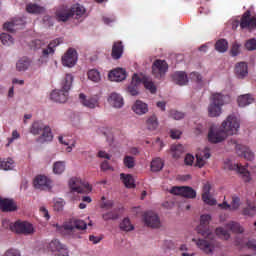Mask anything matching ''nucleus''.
I'll return each instance as SVG.
<instances>
[{"instance_id":"1","label":"nucleus","mask_w":256,"mask_h":256,"mask_svg":"<svg viewBox=\"0 0 256 256\" xmlns=\"http://www.w3.org/2000/svg\"><path fill=\"white\" fill-rule=\"evenodd\" d=\"M239 127H241L239 118L234 114H230L226 120L222 122L220 129L214 130L213 128H210L208 141L210 143H221L227 139L228 135H237Z\"/></svg>"},{"instance_id":"2","label":"nucleus","mask_w":256,"mask_h":256,"mask_svg":"<svg viewBox=\"0 0 256 256\" xmlns=\"http://www.w3.org/2000/svg\"><path fill=\"white\" fill-rule=\"evenodd\" d=\"M211 221V215L204 214L200 216V225L197 227V232L199 235H202L204 239H199L196 242L197 247L204 251V253H213V249H215V234L209 229V223Z\"/></svg>"},{"instance_id":"3","label":"nucleus","mask_w":256,"mask_h":256,"mask_svg":"<svg viewBox=\"0 0 256 256\" xmlns=\"http://www.w3.org/2000/svg\"><path fill=\"white\" fill-rule=\"evenodd\" d=\"M73 85V75L66 74L65 78L61 82V89L53 90L50 94V99L55 103H67L69 99V91Z\"/></svg>"},{"instance_id":"4","label":"nucleus","mask_w":256,"mask_h":256,"mask_svg":"<svg viewBox=\"0 0 256 256\" xmlns=\"http://www.w3.org/2000/svg\"><path fill=\"white\" fill-rule=\"evenodd\" d=\"M29 133L35 136L40 135L36 139L37 143H50V141H53L51 128L42 121H34L29 128Z\"/></svg>"},{"instance_id":"5","label":"nucleus","mask_w":256,"mask_h":256,"mask_svg":"<svg viewBox=\"0 0 256 256\" xmlns=\"http://www.w3.org/2000/svg\"><path fill=\"white\" fill-rule=\"evenodd\" d=\"M223 95L221 94H214L212 95L211 103L208 107V115L209 117H219L221 115L223 107Z\"/></svg>"},{"instance_id":"6","label":"nucleus","mask_w":256,"mask_h":256,"mask_svg":"<svg viewBox=\"0 0 256 256\" xmlns=\"http://www.w3.org/2000/svg\"><path fill=\"white\" fill-rule=\"evenodd\" d=\"M10 229L13 233H17L18 235H31L34 231L33 224L21 220L11 224Z\"/></svg>"},{"instance_id":"7","label":"nucleus","mask_w":256,"mask_h":256,"mask_svg":"<svg viewBox=\"0 0 256 256\" xmlns=\"http://www.w3.org/2000/svg\"><path fill=\"white\" fill-rule=\"evenodd\" d=\"M228 145H232L235 148L236 153L237 155H239V157H244V159H246L247 161H253V159H255V154H253L251 149H249V147L247 146L237 143V140L231 139L230 141H228Z\"/></svg>"},{"instance_id":"8","label":"nucleus","mask_w":256,"mask_h":256,"mask_svg":"<svg viewBox=\"0 0 256 256\" xmlns=\"http://www.w3.org/2000/svg\"><path fill=\"white\" fill-rule=\"evenodd\" d=\"M69 187L75 193H91V185L88 182L74 177L69 180Z\"/></svg>"},{"instance_id":"9","label":"nucleus","mask_w":256,"mask_h":256,"mask_svg":"<svg viewBox=\"0 0 256 256\" xmlns=\"http://www.w3.org/2000/svg\"><path fill=\"white\" fill-rule=\"evenodd\" d=\"M62 227L64 231L74 233L75 229L85 231V229H87V223L81 219L72 218L68 222H65Z\"/></svg>"},{"instance_id":"10","label":"nucleus","mask_w":256,"mask_h":256,"mask_svg":"<svg viewBox=\"0 0 256 256\" xmlns=\"http://www.w3.org/2000/svg\"><path fill=\"white\" fill-rule=\"evenodd\" d=\"M169 71V64L165 60H156L152 65V73L156 79H161L165 77V73Z\"/></svg>"},{"instance_id":"11","label":"nucleus","mask_w":256,"mask_h":256,"mask_svg":"<svg viewBox=\"0 0 256 256\" xmlns=\"http://www.w3.org/2000/svg\"><path fill=\"white\" fill-rule=\"evenodd\" d=\"M48 249L56 256H69V250L59 240L54 239L48 244Z\"/></svg>"},{"instance_id":"12","label":"nucleus","mask_w":256,"mask_h":256,"mask_svg":"<svg viewBox=\"0 0 256 256\" xmlns=\"http://www.w3.org/2000/svg\"><path fill=\"white\" fill-rule=\"evenodd\" d=\"M77 50L69 48L67 52L62 56V65L64 67H75L77 64Z\"/></svg>"},{"instance_id":"13","label":"nucleus","mask_w":256,"mask_h":256,"mask_svg":"<svg viewBox=\"0 0 256 256\" xmlns=\"http://www.w3.org/2000/svg\"><path fill=\"white\" fill-rule=\"evenodd\" d=\"M143 219L147 227H151L152 229H159L161 227V220L155 212L149 211L144 213Z\"/></svg>"},{"instance_id":"14","label":"nucleus","mask_w":256,"mask_h":256,"mask_svg":"<svg viewBox=\"0 0 256 256\" xmlns=\"http://www.w3.org/2000/svg\"><path fill=\"white\" fill-rule=\"evenodd\" d=\"M79 101L83 107H87L88 109L99 107V97L97 96H86L85 94L80 93Z\"/></svg>"},{"instance_id":"15","label":"nucleus","mask_w":256,"mask_h":256,"mask_svg":"<svg viewBox=\"0 0 256 256\" xmlns=\"http://www.w3.org/2000/svg\"><path fill=\"white\" fill-rule=\"evenodd\" d=\"M241 29H256V17H251V11L247 10L240 20Z\"/></svg>"},{"instance_id":"16","label":"nucleus","mask_w":256,"mask_h":256,"mask_svg":"<svg viewBox=\"0 0 256 256\" xmlns=\"http://www.w3.org/2000/svg\"><path fill=\"white\" fill-rule=\"evenodd\" d=\"M23 25H25V20L23 18H14L9 22L4 23L3 27L5 31L15 33L18 29H23Z\"/></svg>"},{"instance_id":"17","label":"nucleus","mask_w":256,"mask_h":256,"mask_svg":"<svg viewBox=\"0 0 256 256\" xmlns=\"http://www.w3.org/2000/svg\"><path fill=\"white\" fill-rule=\"evenodd\" d=\"M35 189H40V191H45V189H51V180L45 175H38L33 181Z\"/></svg>"},{"instance_id":"18","label":"nucleus","mask_w":256,"mask_h":256,"mask_svg":"<svg viewBox=\"0 0 256 256\" xmlns=\"http://www.w3.org/2000/svg\"><path fill=\"white\" fill-rule=\"evenodd\" d=\"M141 81V76L139 74H133L132 81L127 87V93H129V95H132V97L139 95V86L141 84Z\"/></svg>"},{"instance_id":"19","label":"nucleus","mask_w":256,"mask_h":256,"mask_svg":"<svg viewBox=\"0 0 256 256\" xmlns=\"http://www.w3.org/2000/svg\"><path fill=\"white\" fill-rule=\"evenodd\" d=\"M108 77H109L110 81H115V82L119 83V82L125 81V79H127V72L123 68H116L108 74Z\"/></svg>"},{"instance_id":"20","label":"nucleus","mask_w":256,"mask_h":256,"mask_svg":"<svg viewBox=\"0 0 256 256\" xmlns=\"http://www.w3.org/2000/svg\"><path fill=\"white\" fill-rule=\"evenodd\" d=\"M0 209L3 213H11L13 211H17V205L13 200H9L7 198H0Z\"/></svg>"},{"instance_id":"21","label":"nucleus","mask_w":256,"mask_h":256,"mask_svg":"<svg viewBox=\"0 0 256 256\" xmlns=\"http://www.w3.org/2000/svg\"><path fill=\"white\" fill-rule=\"evenodd\" d=\"M209 157H211V153L207 148L203 152L196 154L195 167H199V169L205 167V163Z\"/></svg>"},{"instance_id":"22","label":"nucleus","mask_w":256,"mask_h":256,"mask_svg":"<svg viewBox=\"0 0 256 256\" xmlns=\"http://www.w3.org/2000/svg\"><path fill=\"white\" fill-rule=\"evenodd\" d=\"M108 103L116 109H121V107H123V97L118 93L113 92L108 97Z\"/></svg>"},{"instance_id":"23","label":"nucleus","mask_w":256,"mask_h":256,"mask_svg":"<svg viewBox=\"0 0 256 256\" xmlns=\"http://www.w3.org/2000/svg\"><path fill=\"white\" fill-rule=\"evenodd\" d=\"M235 74L238 77V79H244L249 74V68L247 66V63L240 62L236 64L235 66Z\"/></svg>"},{"instance_id":"24","label":"nucleus","mask_w":256,"mask_h":256,"mask_svg":"<svg viewBox=\"0 0 256 256\" xmlns=\"http://www.w3.org/2000/svg\"><path fill=\"white\" fill-rule=\"evenodd\" d=\"M172 79L176 85H187L189 83V78L185 72H176L172 75Z\"/></svg>"},{"instance_id":"25","label":"nucleus","mask_w":256,"mask_h":256,"mask_svg":"<svg viewBox=\"0 0 256 256\" xmlns=\"http://www.w3.org/2000/svg\"><path fill=\"white\" fill-rule=\"evenodd\" d=\"M112 59H121L123 57V42L117 41L114 42L112 46Z\"/></svg>"},{"instance_id":"26","label":"nucleus","mask_w":256,"mask_h":256,"mask_svg":"<svg viewBox=\"0 0 256 256\" xmlns=\"http://www.w3.org/2000/svg\"><path fill=\"white\" fill-rule=\"evenodd\" d=\"M233 169L238 171L240 175H242L243 180L245 183H249L251 181V174L249 173V170H247V166H243L241 164H234Z\"/></svg>"},{"instance_id":"27","label":"nucleus","mask_w":256,"mask_h":256,"mask_svg":"<svg viewBox=\"0 0 256 256\" xmlns=\"http://www.w3.org/2000/svg\"><path fill=\"white\" fill-rule=\"evenodd\" d=\"M132 109L134 113H136V115H145V113L149 111L147 104L141 100H137L135 104L132 106Z\"/></svg>"},{"instance_id":"28","label":"nucleus","mask_w":256,"mask_h":256,"mask_svg":"<svg viewBox=\"0 0 256 256\" xmlns=\"http://www.w3.org/2000/svg\"><path fill=\"white\" fill-rule=\"evenodd\" d=\"M141 83H143L145 89L155 95L157 93V86L153 82V80L147 78L146 76H141Z\"/></svg>"},{"instance_id":"29","label":"nucleus","mask_w":256,"mask_h":256,"mask_svg":"<svg viewBox=\"0 0 256 256\" xmlns=\"http://www.w3.org/2000/svg\"><path fill=\"white\" fill-rule=\"evenodd\" d=\"M120 179L127 189H134L135 179L133 178V175L121 173Z\"/></svg>"},{"instance_id":"30","label":"nucleus","mask_w":256,"mask_h":256,"mask_svg":"<svg viewBox=\"0 0 256 256\" xmlns=\"http://www.w3.org/2000/svg\"><path fill=\"white\" fill-rule=\"evenodd\" d=\"M57 45H61V39H55L48 44V47L43 49L42 55L43 57H49V55H53L55 53V47Z\"/></svg>"},{"instance_id":"31","label":"nucleus","mask_w":256,"mask_h":256,"mask_svg":"<svg viewBox=\"0 0 256 256\" xmlns=\"http://www.w3.org/2000/svg\"><path fill=\"white\" fill-rule=\"evenodd\" d=\"M255 98L251 94H244L238 97V105L239 107H247V105H251L254 103Z\"/></svg>"},{"instance_id":"32","label":"nucleus","mask_w":256,"mask_h":256,"mask_svg":"<svg viewBox=\"0 0 256 256\" xmlns=\"http://www.w3.org/2000/svg\"><path fill=\"white\" fill-rule=\"evenodd\" d=\"M226 229L228 231H231L232 233H244L245 229L239 222L236 221H230L227 224H225Z\"/></svg>"},{"instance_id":"33","label":"nucleus","mask_w":256,"mask_h":256,"mask_svg":"<svg viewBox=\"0 0 256 256\" xmlns=\"http://www.w3.org/2000/svg\"><path fill=\"white\" fill-rule=\"evenodd\" d=\"M26 11L32 15H41V13H45V8L37 4L29 3L26 5Z\"/></svg>"},{"instance_id":"34","label":"nucleus","mask_w":256,"mask_h":256,"mask_svg":"<svg viewBox=\"0 0 256 256\" xmlns=\"http://www.w3.org/2000/svg\"><path fill=\"white\" fill-rule=\"evenodd\" d=\"M70 17H73V13H71V10L67 9H62V10H57L56 12V19L58 21H69Z\"/></svg>"},{"instance_id":"35","label":"nucleus","mask_w":256,"mask_h":256,"mask_svg":"<svg viewBox=\"0 0 256 256\" xmlns=\"http://www.w3.org/2000/svg\"><path fill=\"white\" fill-rule=\"evenodd\" d=\"M165 166V163L161 158H155L151 161V171L153 173H158V171H162L163 167Z\"/></svg>"},{"instance_id":"36","label":"nucleus","mask_w":256,"mask_h":256,"mask_svg":"<svg viewBox=\"0 0 256 256\" xmlns=\"http://www.w3.org/2000/svg\"><path fill=\"white\" fill-rule=\"evenodd\" d=\"M29 65H31V60L27 57H23L16 63L17 71H27L29 69Z\"/></svg>"},{"instance_id":"37","label":"nucleus","mask_w":256,"mask_h":256,"mask_svg":"<svg viewBox=\"0 0 256 256\" xmlns=\"http://www.w3.org/2000/svg\"><path fill=\"white\" fill-rule=\"evenodd\" d=\"M215 49L218 53H225L229 49V42L226 39H219L215 43Z\"/></svg>"},{"instance_id":"38","label":"nucleus","mask_w":256,"mask_h":256,"mask_svg":"<svg viewBox=\"0 0 256 256\" xmlns=\"http://www.w3.org/2000/svg\"><path fill=\"white\" fill-rule=\"evenodd\" d=\"M66 163L65 161H57L53 164V173L55 175H62L65 173Z\"/></svg>"},{"instance_id":"39","label":"nucleus","mask_w":256,"mask_h":256,"mask_svg":"<svg viewBox=\"0 0 256 256\" xmlns=\"http://www.w3.org/2000/svg\"><path fill=\"white\" fill-rule=\"evenodd\" d=\"M15 167V162L13 159L8 158L4 160H0V169H3V171H11Z\"/></svg>"},{"instance_id":"40","label":"nucleus","mask_w":256,"mask_h":256,"mask_svg":"<svg viewBox=\"0 0 256 256\" xmlns=\"http://www.w3.org/2000/svg\"><path fill=\"white\" fill-rule=\"evenodd\" d=\"M170 151L172 153L173 159H179L183 155V145L174 144L171 146Z\"/></svg>"},{"instance_id":"41","label":"nucleus","mask_w":256,"mask_h":256,"mask_svg":"<svg viewBox=\"0 0 256 256\" xmlns=\"http://www.w3.org/2000/svg\"><path fill=\"white\" fill-rule=\"evenodd\" d=\"M182 197H186L187 199H195V197H197V192H195V190L189 186H182Z\"/></svg>"},{"instance_id":"42","label":"nucleus","mask_w":256,"mask_h":256,"mask_svg":"<svg viewBox=\"0 0 256 256\" xmlns=\"http://www.w3.org/2000/svg\"><path fill=\"white\" fill-rule=\"evenodd\" d=\"M70 13H72V17H81V15L85 14V7L81 6L80 4H74L71 9Z\"/></svg>"},{"instance_id":"43","label":"nucleus","mask_w":256,"mask_h":256,"mask_svg":"<svg viewBox=\"0 0 256 256\" xmlns=\"http://www.w3.org/2000/svg\"><path fill=\"white\" fill-rule=\"evenodd\" d=\"M58 141H59V143H61L62 145H66V146H68L67 148H66V151L68 152V153H71V151H73V147H75V142L74 141H69V139H67V136H59L58 137ZM69 145H71V146H69Z\"/></svg>"},{"instance_id":"44","label":"nucleus","mask_w":256,"mask_h":256,"mask_svg":"<svg viewBox=\"0 0 256 256\" xmlns=\"http://www.w3.org/2000/svg\"><path fill=\"white\" fill-rule=\"evenodd\" d=\"M215 233L217 237H219L220 239H224L225 241L231 238V234H229V231L225 230V228L223 227L216 228Z\"/></svg>"},{"instance_id":"45","label":"nucleus","mask_w":256,"mask_h":256,"mask_svg":"<svg viewBox=\"0 0 256 256\" xmlns=\"http://www.w3.org/2000/svg\"><path fill=\"white\" fill-rule=\"evenodd\" d=\"M88 79L94 83H99V81H101V73H99V70L96 69L89 70Z\"/></svg>"},{"instance_id":"46","label":"nucleus","mask_w":256,"mask_h":256,"mask_svg":"<svg viewBox=\"0 0 256 256\" xmlns=\"http://www.w3.org/2000/svg\"><path fill=\"white\" fill-rule=\"evenodd\" d=\"M147 127L149 131H155L159 127V122L157 121V116L153 115L147 120Z\"/></svg>"},{"instance_id":"47","label":"nucleus","mask_w":256,"mask_h":256,"mask_svg":"<svg viewBox=\"0 0 256 256\" xmlns=\"http://www.w3.org/2000/svg\"><path fill=\"white\" fill-rule=\"evenodd\" d=\"M120 229L121 231H133L135 227L131 224V220L129 218H124L123 221L120 223Z\"/></svg>"},{"instance_id":"48","label":"nucleus","mask_w":256,"mask_h":256,"mask_svg":"<svg viewBox=\"0 0 256 256\" xmlns=\"http://www.w3.org/2000/svg\"><path fill=\"white\" fill-rule=\"evenodd\" d=\"M0 40L7 47L13 45V43H14L13 37L11 35L7 34V33H2L0 35Z\"/></svg>"},{"instance_id":"49","label":"nucleus","mask_w":256,"mask_h":256,"mask_svg":"<svg viewBox=\"0 0 256 256\" xmlns=\"http://www.w3.org/2000/svg\"><path fill=\"white\" fill-rule=\"evenodd\" d=\"M123 163L127 169H133L135 167V158L133 156H125Z\"/></svg>"},{"instance_id":"50","label":"nucleus","mask_w":256,"mask_h":256,"mask_svg":"<svg viewBox=\"0 0 256 256\" xmlns=\"http://www.w3.org/2000/svg\"><path fill=\"white\" fill-rule=\"evenodd\" d=\"M239 53H241V44L234 42L230 49V55L232 57H237V55H239Z\"/></svg>"},{"instance_id":"51","label":"nucleus","mask_w":256,"mask_h":256,"mask_svg":"<svg viewBox=\"0 0 256 256\" xmlns=\"http://www.w3.org/2000/svg\"><path fill=\"white\" fill-rule=\"evenodd\" d=\"M240 206H241V199L237 196H233L232 202L230 205L231 211H237V209H239Z\"/></svg>"},{"instance_id":"52","label":"nucleus","mask_w":256,"mask_h":256,"mask_svg":"<svg viewBox=\"0 0 256 256\" xmlns=\"http://www.w3.org/2000/svg\"><path fill=\"white\" fill-rule=\"evenodd\" d=\"M202 201L206 203V205H217V200L211 197V194H202Z\"/></svg>"},{"instance_id":"53","label":"nucleus","mask_w":256,"mask_h":256,"mask_svg":"<svg viewBox=\"0 0 256 256\" xmlns=\"http://www.w3.org/2000/svg\"><path fill=\"white\" fill-rule=\"evenodd\" d=\"M245 48L247 49V51H255V49H256V39L251 38V39L247 40L246 43H245Z\"/></svg>"},{"instance_id":"54","label":"nucleus","mask_w":256,"mask_h":256,"mask_svg":"<svg viewBox=\"0 0 256 256\" xmlns=\"http://www.w3.org/2000/svg\"><path fill=\"white\" fill-rule=\"evenodd\" d=\"M170 117L172 119H175L176 121H179L185 117V114L183 112H179L177 110H171Z\"/></svg>"},{"instance_id":"55","label":"nucleus","mask_w":256,"mask_h":256,"mask_svg":"<svg viewBox=\"0 0 256 256\" xmlns=\"http://www.w3.org/2000/svg\"><path fill=\"white\" fill-rule=\"evenodd\" d=\"M104 221H110L115 220V219H119V214H117L116 212H108L102 215Z\"/></svg>"},{"instance_id":"56","label":"nucleus","mask_w":256,"mask_h":256,"mask_svg":"<svg viewBox=\"0 0 256 256\" xmlns=\"http://www.w3.org/2000/svg\"><path fill=\"white\" fill-rule=\"evenodd\" d=\"M189 79H191V81H195V83H201L203 81V77L198 72L190 73Z\"/></svg>"},{"instance_id":"57","label":"nucleus","mask_w":256,"mask_h":256,"mask_svg":"<svg viewBox=\"0 0 256 256\" xmlns=\"http://www.w3.org/2000/svg\"><path fill=\"white\" fill-rule=\"evenodd\" d=\"M242 215H245L246 217H254L255 216V207L244 208L242 211Z\"/></svg>"},{"instance_id":"58","label":"nucleus","mask_w":256,"mask_h":256,"mask_svg":"<svg viewBox=\"0 0 256 256\" xmlns=\"http://www.w3.org/2000/svg\"><path fill=\"white\" fill-rule=\"evenodd\" d=\"M19 137H21L19 132H17V130H14L12 132V137L8 138V143L6 144V147H9V145H11V143H13V141H15V139H19Z\"/></svg>"},{"instance_id":"59","label":"nucleus","mask_w":256,"mask_h":256,"mask_svg":"<svg viewBox=\"0 0 256 256\" xmlns=\"http://www.w3.org/2000/svg\"><path fill=\"white\" fill-rule=\"evenodd\" d=\"M170 193H172V195H180L182 197L183 186L182 187H179V186L172 187V189L170 190Z\"/></svg>"},{"instance_id":"60","label":"nucleus","mask_w":256,"mask_h":256,"mask_svg":"<svg viewBox=\"0 0 256 256\" xmlns=\"http://www.w3.org/2000/svg\"><path fill=\"white\" fill-rule=\"evenodd\" d=\"M3 256H21V253L17 249H9Z\"/></svg>"},{"instance_id":"61","label":"nucleus","mask_w":256,"mask_h":256,"mask_svg":"<svg viewBox=\"0 0 256 256\" xmlns=\"http://www.w3.org/2000/svg\"><path fill=\"white\" fill-rule=\"evenodd\" d=\"M170 137L172 139H179V137H181V130H177V129L170 130Z\"/></svg>"},{"instance_id":"62","label":"nucleus","mask_w":256,"mask_h":256,"mask_svg":"<svg viewBox=\"0 0 256 256\" xmlns=\"http://www.w3.org/2000/svg\"><path fill=\"white\" fill-rule=\"evenodd\" d=\"M195 161V157L191 154H187L184 159L185 165H193V162Z\"/></svg>"},{"instance_id":"63","label":"nucleus","mask_w":256,"mask_h":256,"mask_svg":"<svg viewBox=\"0 0 256 256\" xmlns=\"http://www.w3.org/2000/svg\"><path fill=\"white\" fill-rule=\"evenodd\" d=\"M64 205H65V202H63V200L56 201L54 204V210L55 211H63Z\"/></svg>"},{"instance_id":"64","label":"nucleus","mask_w":256,"mask_h":256,"mask_svg":"<svg viewBox=\"0 0 256 256\" xmlns=\"http://www.w3.org/2000/svg\"><path fill=\"white\" fill-rule=\"evenodd\" d=\"M102 209H111L113 207V200H108L101 204Z\"/></svg>"}]
</instances>
